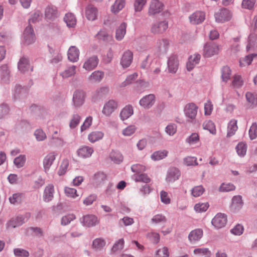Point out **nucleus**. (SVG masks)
I'll list each match as a JSON object with an SVG mask.
<instances>
[{
    "mask_svg": "<svg viewBox=\"0 0 257 257\" xmlns=\"http://www.w3.org/2000/svg\"><path fill=\"white\" fill-rule=\"evenodd\" d=\"M227 222V217L224 214L217 213L212 219L211 223L216 228L224 227Z\"/></svg>",
    "mask_w": 257,
    "mask_h": 257,
    "instance_id": "8",
    "label": "nucleus"
},
{
    "mask_svg": "<svg viewBox=\"0 0 257 257\" xmlns=\"http://www.w3.org/2000/svg\"><path fill=\"white\" fill-rule=\"evenodd\" d=\"M26 160L25 155H20L14 159V163L17 168H21L24 165Z\"/></svg>",
    "mask_w": 257,
    "mask_h": 257,
    "instance_id": "51",
    "label": "nucleus"
},
{
    "mask_svg": "<svg viewBox=\"0 0 257 257\" xmlns=\"http://www.w3.org/2000/svg\"><path fill=\"white\" fill-rule=\"evenodd\" d=\"M36 37L34 30L31 26H28L24 32V41L26 45H30L34 43Z\"/></svg>",
    "mask_w": 257,
    "mask_h": 257,
    "instance_id": "10",
    "label": "nucleus"
},
{
    "mask_svg": "<svg viewBox=\"0 0 257 257\" xmlns=\"http://www.w3.org/2000/svg\"><path fill=\"white\" fill-rule=\"evenodd\" d=\"M204 191V189L202 186H198L194 187L191 191L192 195L195 197H197L201 195Z\"/></svg>",
    "mask_w": 257,
    "mask_h": 257,
    "instance_id": "62",
    "label": "nucleus"
},
{
    "mask_svg": "<svg viewBox=\"0 0 257 257\" xmlns=\"http://www.w3.org/2000/svg\"><path fill=\"white\" fill-rule=\"evenodd\" d=\"M198 107L195 104L190 103L187 104L184 109L185 116L193 120L196 118L197 113Z\"/></svg>",
    "mask_w": 257,
    "mask_h": 257,
    "instance_id": "9",
    "label": "nucleus"
},
{
    "mask_svg": "<svg viewBox=\"0 0 257 257\" xmlns=\"http://www.w3.org/2000/svg\"><path fill=\"white\" fill-rule=\"evenodd\" d=\"M180 176V172L176 168H170L167 173L166 181L168 184L174 183L177 180Z\"/></svg>",
    "mask_w": 257,
    "mask_h": 257,
    "instance_id": "13",
    "label": "nucleus"
},
{
    "mask_svg": "<svg viewBox=\"0 0 257 257\" xmlns=\"http://www.w3.org/2000/svg\"><path fill=\"white\" fill-rule=\"evenodd\" d=\"M67 55L68 58L70 61L76 62L79 59V50L75 46H71L68 49Z\"/></svg>",
    "mask_w": 257,
    "mask_h": 257,
    "instance_id": "24",
    "label": "nucleus"
},
{
    "mask_svg": "<svg viewBox=\"0 0 257 257\" xmlns=\"http://www.w3.org/2000/svg\"><path fill=\"white\" fill-rule=\"evenodd\" d=\"M106 242L105 240L101 238L95 239L92 244V248L95 250H100L105 245Z\"/></svg>",
    "mask_w": 257,
    "mask_h": 257,
    "instance_id": "37",
    "label": "nucleus"
},
{
    "mask_svg": "<svg viewBox=\"0 0 257 257\" xmlns=\"http://www.w3.org/2000/svg\"><path fill=\"white\" fill-rule=\"evenodd\" d=\"M104 136V134L101 131L92 132L89 134L88 139L91 143H94L101 140Z\"/></svg>",
    "mask_w": 257,
    "mask_h": 257,
    "instance_id": "35",
    "label": "nucleus"
},
{
    "mask_svg": "<svg viewBox=\"0 0 257 257\" xmlns=\"http://www.w3.org/2000/svg\"><path fill=\"white\" fill-rule=\"evenodd\" d=\"M201 56L199 54H194L191 55L186 64V68L188 71H191L194 67L199 63Z\"/></svg>",
    "mask_w": 257,
    "mask_h": 257,
    "instance_id": "16",
    "label": "nucleus"
},
{
    "mask_svg": "<svg viewBox=\"0 0 257 257\" xmlns=\"http://www.w3.org/2000/svg\"><path fill=\"white\" fill-rule=\"evenodd\" d=\"M247 51L257 50V34L251 32L248 39V44L246 46Z\"/></svg>",
    "mask_w": 257,
    "mask_h": 257,
    "instance_id": "17",
    "label": "nucleus"
},
{
    "mask_svg": "<svg viewBox=\"0 0 257 257\" xmlns=\"http://www.w3.org/2000/svg\"><path fill=\"white\" fill-rule=\"evenodd\" d=\"M169 256V250L168 248L166 246H164L157 250L155 254V257H168Z\"/></svg>",
    "mask_w": 257,
    "mask_h": 257,
    "instance_id": "59",
    "label": "nucleus"
},
{
    "mask_svg": "<svg viewBox=\"0 0 257 257\" xmlns=\"http://www.w3.org/2000/svg\"><path fill=\"white\" fill-rule=\"evenodd\" d=\"M75 73L76 67L75 66H72L63 71L61 75L63 78H67L74 75Z\"/></svg>",
    "mask_w": 257,
    "mask_h": 257,
    "instance_id": "56",
    "label": "nucleus"
},
{
    "mask_svg": "<svg viewBox=\"0 0 257 257\" xmlns=\"http://www.w3.org/2000/svg\"><path fill=\"white\" fill-rule=\"evenodd\" d=\"M104 77V73L101 71H95L88 77L89 81L92 83L99 82Z\"/></svg>",
    "mask_w": 257,
    "mask_h": 257,
    "instance_id": "29",
    "label": "nucleus"
},
{
    "mask_svg": "<svg viewBox=\"0 0 257 257\" xmlns=\"http://www.w3.org/2000/svg\"><path fill=\"white\" fill-rule=\"evenodd\" d=\"M246 144L243 142L239 143L236 147V152L240 157H243L246 154Z\"/></svg>",
    "mask_w": 257,
    "mask_h": 257,
    "instance_id": "47",
    "label": "nucleus"
},
{
    "mask_svg": "<svg viewBox=\"0 0 257 257\" xmlns=\"http://www.w3.org/2000/svg\"><path fill=\"white\" fill-rule=\"evenodd\" d=\"M54 192V186L52 184L48 185L44 191V201L46 202L51 201L53 198Z\"/></svg>",
    "mask_w": 257,
    "mask_h": 257,
    "instance_id": "21",
    "label": "nucleus"
},
{
    "mask_svg": "<svg viewBox=\"0 0 257 257\" xmlns=\"http://www.w3.org/2000/svg\"><path fill=\"white\" fill-rule=\"evenodd\" d=\"M231 71L228 66H224L221 70V78L223 82H227L230 79Z\"/></svg>",
    "mask_w": 257,
    "mask_h": 257,
    "instance_id": "39",
    "label": "nucleus"
},
{
    "mask_svg": "<svg viewBox=\"0 0 257 257\" xmlns=\"http://www.w3.org/2000/svg\"><path fill=\"white\" fill-rule=\"evenodd\" d=\"M168 153L166 150L155 152L151 155V158L154 161H158L166 157Z\"/></svg>",
    "mask_w": 257,
    "mask_h": 257,
    "instance_id": "45",
    "label": "nucleus"
},
{
    "mask_svg": "<svg viewBox=\"0 0 257 257\" xmlns=\"http://www.w3.org/2000/svg\"><path fill=\"white\" fill-rule=\"evenodd\" d=\"M168 28V22L166 20L160 21L152 24L150 32L153 34H162Z\"/></svg>",
    "mask_w": 257,
    "mask_h": 257,
    "instance_id": "1",
    "label": "nucleus"
},
{
    "mask_svg": "<svg viewBox=\"0 0 257 257\" xmlns=\"http://www.w3.org/2000/svg\"><path fill=\"white\" fill-rule=\"evenodd\" d=\"M257 56V54L253 53L248 55L239 60V64L241 67H245L249 65L253 59Z\"/></svg>",
    "mask_w": 257,
    "mask_h": 257,
    "instance_id": "33",
    "label": "nucleus"
},
{
    "mask_svg": "<svg viewBox=\"0 0 257 257\" xmlns=\"http://www.w3.org/2000/svg\"><path fill=\"white\" fill-rule=\"evenodd\" d=\"M167 220L166 216L162 214H156L151 219L153 224H164L166 222Z\"/></svg>",
    "mask_w": 257,
    "mask_h": 257,
    "instance_id": "41",
    "label": "nucleus"
},
{
    "mask_svg": "<svg viewBox=\"0 0 257 257\" xmlns=\"http://www.w3.org/2000/svg\"><path fill=\"white\" fill-rule=\"evenodd\" d=\"M243 230L244 228L243 226L238 224L231 229L230 232L235 235H240L243 233Z\"/></svg>",
    "mask_w": 257,
    "mask_h": 257,
    "instance_id": "63",
    "label": "nucleus"
},
{
    "mask_svg": "<svg viewBox=\"0 0 257 257\" xmlns=\"http://www.w3.org/2000/svg\"><path fill=\"white\" fill-rule=\"evenodd\" d=\"M81 117L77 114H74L72 115L69 122V126L72 128H75L79 124Z\"/></svg>",
    "mask_w": 257,
    "mask_h": 257,
    "instance_id": "58",
    "label": "nucleus"
},
{
    "mask_svg": "<svg viewBox=\"0 0 257 257\" xmlns=\"http://www.w3.org/2000/svg\"><path fill=\"white\" fill-rule=\"evenodd\" d=\"M203 231L201 229H196L191 231L188 235V239L191 243H195L203 236Z\"/></svg>",
    "mask_w": 257,
    "mask_h": 257,
    "instance_id": "22",
    "label": "nucleus"
},
{
    "mask_svg": "<svg viewBox=\"0 0 257 257\" xmlns=\"http://www.w3.org/2000/svg\"><path fill=\"white\" fill-rule=\"evenodd\" d=\"M134 110L131 105L125 106L120 111V117L122 120H124L128 118L133 115Z\"/></svg>",
    "mask_w": 257,
    "mask_h": 257,
    "instance_id": "30",
    "label": "nucleus"
},
{
    "mask_svg": "<svg viewBox=\"0 0 257 257\" xmlns=\"http://www.w3.org/2000/svg\"><path fill=\"white\" fill-rule=\"evenodd\" d=\"M219 50V45L213 42L207 43L204 46L203 55L206 57H210L217 54Z\"/></svg>",
    "mask_w": 257,
    "mask_h": 257,
    "instance_id": "3",
    "label": "nucleus"
},
{
    "mask_svg": "<svg viewBox=\"0 0 257 257\" xmlns=\"http://www.w3.org/2000/svg\"><path fill=\"white\" fill-rule=\"evenodd\" d=\"M209 205L208 203H198L194 205V209L196 212L201 213L205 212L208 208Z\"/></svg>",
    "mask_w": 257,
    "mask_h": 257,
    "instance_id": "44",
    "label": "nucleus"
},
{
    "mask_svg": "<svg viewBox=\"0 0 257 257\" xmlns=\"http://www.w3.org/2000/svg\"><path fill=\"white\" fill-rule=\"evenodd\" d=\"M231 17V13L226 9H221L215 14V20L218 23H224L228 21Z\"/></svg>",
    "mask_w": 257,
    "mask_h": 257,
    "instance_id": "4",
    "label": "nucleus"
},
{
    "mask_svg": "<svg viewBox=\"0 0 257 257\" xmlns=\"http://www.w3.org/2000/svg\"><path fill=\"white\" fill-rule=\"evenodd\" d=\"M82 222L86 226H93L98 223L97 217L92 215H85L83 217Z\"/></svg>",
    "mask_w": 257,
    "mask_h": 257,
    "instance_id": "28",
    "label": "nucleus"
},
{
    "mask_svg": "<svg viewBox=\"0 0 257 257\" xmlns=\"http://www.w3.org/2000/svg\"><path fill=\"white\" fill-rule=\"evenodd\" d=\"M155 102V96L150 94L143 97L140 100V104L145 108L151 107Z\"/></svg>",
    "mask_w": 257,
    "mask_h": 257,
    "instance_id": "14",
    "label": "nucleus"
},
{
    "mask_svg": "<svg viewBox=\"0 0 257 257\" xmlns=\"http://www.w3.org/2000/svg\"><path fill=\"white\" fill-rule=\"evenodd\" d=\"M93 152V148L87 146H81L76 152L77 156L83 159L90 158Z\"/></svg>",
    "mask_w": 257,
    "mask_h": 257,
    "instance_id": "12",
    "label": "nucleus"
},
{
    "mask_svg": "<svg viewBox=\"0 0 257 257\" xmlns=\"http://www.w3.org/2000/svg\"><path fill=\"white\" fill-rule=\"evenodd\" d=\"M86 17L88 20L94 21L96 19L97 9L92 5H88L86 8Z\"/></svg>",
    "mask_w": 257,
    "mask_h": 257,
    "instance_id": "23",
    "label": "nucleus"
},
{
    "mask_svg": "<svg viewBox=\"0 0 257 257\" xmlns=\"http://www.w3.org/2000/svg\"><path fill=\"white\" fill-rule=\"evenodd\" d=\"M243 84V80L239 75H235L233 77L231 85L233 87L240 88Z\"/></svg>",
    "mask_w": 257,
    "mask_h": 257,
    "instance_id": "46",
    "label": "nucleus"
},
{
    "mask_svg": "<svg viewBox=\"0 0 257 257\" xmlns=\"http://www.w3.org/2000/svg\"><path fill=\"white\" fill-rule=\"evenodd\" d=\"M195 254L203 256L204 257H210L211 252L208 248H198L194 250Z\"/></svg>",
    "mask_w": 257,
    "mask_h": 257,
    "instance_id": "40",
    "label": "nucleus"
},
{
    "mask_svg": "<svg viewBox=\"0 0 257 257\" xmlns=\"http://www.w3.org/2000/svg\"><path fill=\"white\" fill-rule=\"evenodd\" d=\"M85 93L83 91L76 90L73 94V101L74 105L79 106L84 102Z\"/></svg>",
    "mask_w": 257,
    "mask_h": 257,
    "instance_id": "20",
    "label": "nucleus"
},
{
    "mask_svg": "<svg viewBox=\"0 0 257 257\" xmlns=\"http://www.w3.org/2000/svg\"><path fill=\"white\" fill-rule=\"evenodd\" d=\"M164 9L163 4L159 0H152L149 6L148 14L153 16L161 12Z\"/></svg>",
    "mask_w": 257,
    "mask_h": 257,
    "instance_id": "2",
    "label": "nucleus"
},
{
    "mask_svg": "<svg viewBox=\"0 0 257 257\" xmlns=\"http://www.w3.org/2000/svg\"><path fill=\"white\" fill-rule=\"evenodd\" d=\"M64 192L65 195L68 197L75 198L76 197L78 196L77 193V190L74 188L66 187L64 188Z\"/></svg>",
    "mask_w": 257,
    "mask_h": 257,
    "instance_id": "54",
    "label": "nucleus"
},
{
    "mask_svg": "<svg viewBox=\"0 0 257 257\" xmlns=\"http://www.w3.org/2000/svg\"><path fill=\"white\" fill-rule=\"evenodd\" d=\"M117 101L113 99L109 100L104 103L102 113L106 116H109L117 109Z\"/></svg>",
    "mask_w": 257,
    "mask_h": 257,
    "instance_id": "5",
    "label": "nucleus"
},
{
    "mask_svg": "<svg viewBox=\"0 0 257 257\" xmlns=\"http://www.w3.org/2000/svg\"><path fill=\"white\" fill-rule=\"evenodd\" d=\"M124 243V241L123 239L121 238L119 239L114 243V244L112 246V251H113V252H115L121 250L123 247Z\"/></svg>",
    "mask_w": 257,
    "mask_h": 257,
    "instance_id": "60",
    "label": "nucleus"
},
{
    "mask_svg": "<svg viewBox=\"0 0 257 257\" xmlns=\"http://www.w3.org/2000/svg\"><path fill=\"white\" fill-rule=\"evenodd\" d=\"M69 166V161L68 159H64L62 161L61 164L58 171V174L59 176L63 175L66 172L67 168Z\"/></svg>",
    "mask_w": 257,
    "mask_h": 257,
    "instance_id": "50",
    "label": "nucleus"
},
{
    "mask_svg": "<svg viewBox=\"0 0 257 257\" xmlns=\"http://www.w3.org/2000/svg\"><path fill=\"white\" fill-rule=\"evenodd\" d=\"M110 157L111 161L116 164H119L123 160L122 156L119 153L117 152H112L110 154Z\"/></svg>",
    "mask_w": 257,
    "mask_h": 257,
    "instance_id": "57",
    "label": "nucleus"
},
{
    "mask_svg": "<svg viewBox=\"0 0 257 257\" xmlns=\"http://www.w3.org/2000/svg\"><path fill=\"white\" fill-rule=\"evenodd\" d=\"M30 65L28 59L25 57H22L21 58L18 64V68L19 70L22 72H25V71H28Z\"/></svg>",
    "mask_w": 257,
    "mask_h": 257,
    "instance_id": "38",
    "label": "nucleus"
},
{
    "mask_svg": "<svg viewBox=\"0 0 257 257\" xmlns=\"http://www.w3.org/2000/svg\"><path fill=\"white\" fill-rule=\"evenodd\" d=\"M64 21L68 27H74L76 24V19L74 15L70 13L66 14L64 18Z\"/></svg>",
    "mask_w": 257,
    "mask_h": 257,
    "instance_id": "36",
    "label": "nucleus"
},
{
    "mask_svg": "<svg viewBox=\"0 0 257 257\" xmlns=\"http://www.w3.org/2000/svg\"><path fill=\"white\" fill-rule=\"evenodd\" d=\"M169 41L166 39L159 40L156 44V48L158 51L162 54H165L168 50Z\"/></svg>",
    "mask_w": 257,
    "mask_h": 257,
    "instance_id": "19",
    "label": "nucleus"
},
{
    "mask_svg": "<svg viewBox=\"0 0 257 257\" xmlns=\"http://www.w3.org/2000/svg\"><path fill=\"white\" fill-rule=\"evenodd\" d=\"M23 195L21 193H15L12 196L10 197L9 200L11 203L16 204L21 202L22 201Z\"/></svg>",
    "mask_w": 257,
    "mask_h": 257,
    "instance_id": "61",
    "label": "nucleus"
},
{
    "mask_svg": "<svg viewBox=\"0 0 257 257\" xmlns=\"http://www.w3.org/2000/svg\"><path fill=\"white\" fill-rule=\"evenodd\" d=\"M125 6V0H115L110 7V11L113 14H118L124 8Z\"/></svg>",
    "mask_w": 257,
    "mask_h": 257,
    "instance_id": "27",
    "label": "nucleus"
},
{
    "mask_svg": "<svg viewBox=\"0 0 257 257\" xmlns=\"http://www.w3.org/2000/svg\"><path fill=\"white\" fill-rule=\"evenodd\" d=\"M137 128L135 125H130L122 130V134L124 137H130L136 131Z\"/></svg>",
    "mask_w": 257,
    "mask_h": 257,
    "instance_id": "43",
    "label": "nucleus"
},
{
    "mask_svg": "<svg viewBox=\"0 0 257 257\" xmlns=\"http://www.w3.org/2000/svg\"><path fill=\"white\" fill-rule=\"evenodd\" d=\"M57 155L55 152H50L45 156L43 160V166L46 171L49 170Z\"/></svg>",
    "mask_w": 257,
    "mask_h": 257,
    "instance_id": "18",
    "label": "nucleus"
},
{
    "mask_svg": "<svg viewBox=\"0 0 257 257\" xmlns=\"http://www.w3.org/2000/svg\"><path fill=\"white\" fill-rule=\"evenodd\" d=\"M99 62V59L97 56L93 55L88 58L84 62L83 68L87 71H90L95 69Z\"/></svg>",
    "mask_w": 257,
    "mask_h": 257,
    "instance_id": "11",
    "label": "nucleus"
},
{
    "mask_svg": "<svg viewBox=\"0 0 257 257\" xmlns=\"http://www.w3.org/2000/svg\"><path fill=\"white\" fill-rule=\"evenodd\" d=\"M243 201L241 196H235L233 197L232 200V203L231 205V210L236 212L241 209L243 206Z\"/></svg>",
    "mask_w": 257,
    "mask_h": 257,
    "instance_id": "26",
    "label": "nucleus"
},
{
    "mask_svg": "<svg viewBox=\"0 0 257 257\" xmlns=\"http://www.w3.org/2000/svg\"><path fill=\"white\" fill-rule=\"evenodd\" d=\"M203 128L208 131L211 134H216V129L214 123L211 120H207L202 124Z\"/></svg>",
    "mask_w": 257,
    "mask_h": 257,
    "instance_id": "34",
    "label": "nucleus"
},
{
    "mask_svg": "<svg viewBox=\"0 0 257 257\" xmlns=\"http://www.w3.org/2000/svg\"><path fill=\"white\" fill-rule=\"evenodd\" d=\"M24 221L22 217H18L15 220L10 221L7 224V228H15L18 226H20L23 223Z\"/></svg>",
    "mask_w": 257,
    "mask_h": 257,
    "instance_id": "53",
    "label": "nucleus"
},
{
    "mask_svg": "<svg viewBox=\"0 0 257 257\" xmlns=\"http://www.w3.org/2000/svg\"><path fill=\"white\" fill-rule=\"evenodd\" d=\"M147 0H135L134 7L135 12H140L143 10Z\"/></svg>",
    "mask_w": 257,
    "mask_h": 257,
    "instance_id": "49",
    "label": "nucleus"
},
{
    "mask_svg": "<svg viewBox=\"0 0 257 257\" xmlns=\"http://www.w3.org/2000/svg\"><path fill=\"white\" fill-rule=\"evenodd\" d=\"M126 24L125 23H121L116 29L115 32V38L118 41L121 40L126 33Z\"/></svg>",
    "mask_w": 257,
    "mask_h": 257,
    "instance_id": "31",
    "label": "nucleus"
},
{
    "mask_svg": "<svg viewBox=\"0 0 257 257\" xmlns=\"http://www.w3.org/2000/svg\"><path fill=\"white\" fill-rule=\"evenodd\" d=\"M237 120L235 119L231 120L228 124L227 137H230L234 135L238 129Z\"/></svg>",
    "mask_w": 257,
    "mask_h": 257,
    "instance_id": "32",
    "label": "nucleus"
},
{
    "mask_svg": "<svg viewBox=\"0 0 257 257\" xmlns=\"http://www.w3.org/2000/svg\"><path fill=\"white\" fill-rule=\"evenodd\" d=\"M186 142L190 145L200 143L199 136L197 133H193L186 139Z\"/></svg>",
    "mask_w": 257,
    "mask_h": 257,
    "instance_id": "48",
    "label": "nucleus"
},
{
    "mask_svg": "<svg viewBox=\"0 0 257 257\" xmlns=\"http://www.w3.org/2000/svg\"><path fill=\"white\" fill-rule=\"evenodd\" d=\"M179 62L178 57L175 55H171L168 60L167 66L170 73L175 74L179 68Z\"/></svg>",
    "mask_w": 257,
    "mask_h": 257,
    "instance_id": "7",
    "label": "nucleus"
},
{
    "mask_svg": "<svg viewBox=\"0 0 257 257\" xmlns=\"http://www.w3.org/2000/svg\"><path fill=\"white\" fill-rule=\"evenodd\" d=\"M109 88L107 87H101L97 89L94 93L95 98L101 97L108 93Z\"/></svg>",
    "mask_w": 257,
    "mask_h": 257,
    "instance_id": "52",
    "label": "nucleus"
},
{
    "mask_svg": "<svg viewBox=\"0 0 257 257\" xmlns=\"http://www.w3.org/2000/svg\"><path fill=\"white\" fill-rule=\"evenodd\" d=\"M45 17L48 20H53L58 16V11L56 7L48 6L45 10Z\"/></svg>",
    "mask_w": 257,
    "mask_h": 257,
    "instance_id": "25",
    "label": "nucleus"
},
{
    "mask_svg": "<svg viewBox=\"0 0 257 257\" xmlns=\"http://www.w3.org/2000/svg\"><path fill=\"white\" fill-rule=\"evenodd\" d=\"M133 179L136 182H142L145 183H148L151 181L150 177L144 173L135 174L133 176Z\"/></svg>",
    "mask_w": 257,
    "mask_h": 257,
    "instance_id": "42",
    "label": "nucleus"
},
{
    "mask_svg": "<svg viewBox=\"0 0 257 257\" xmlns=\"http://www.w3.org/2000/svg\"><path fill=\"white\" fill-rule=\"evenodd\" d=\"M133 59V54L130 50L125 51L121 57L120 64L123 68H127L130 66Z\"/></svg>",
    "mask_w": 257,
    "mask_h": 257,
    "instance_id": "15",
    "label": "nucleus"
},
{
    "mask_svg": "<svg viewBox=\"0 0 257 257\" xmlns=\"http://www.w3.org/2000/svg\"><path fill=\"white\" fill-rule=\"evenodd\" d=\"M245 97L250 106L255 105L257 104V97L253 93L247 92L246 93Z\"/></svg>",
    "mask_w": 257,
    "mask_h": 257,
    "instance_id": "55",
    "label": "nucleus"
},
{
    "mask_svg": "<svg viewBox=\"0 0 257 257\" xmlns=\"http://www.w3.org/2000/svg\"><path fill=\"white\" fill-rule=\"evenodd\" d=\"M249 136L251 140H254L257 137V124L253 123L249 130Z\"/></svg>",
    "mask_w": 257,
    "mask_h": 257,
    "instance_id": "64",
    "label": "nucleus"
},
{
    "mask_svg": "<svg viewBox=\"0 0 257 257\" xmlns=\"http://www.w3.org/2000/svg\"><path fill=\"white\" fill-rule=\"evenodd\" d=\"M206 17L205 12L201 11H196L189 17V22L193 25H199L203 23Z\"/></svg>",
    "mask_w": 257,
    "mask_h": 257,
    "instance_id": "6",
    "label": "nucleus"
}]
</instances>
